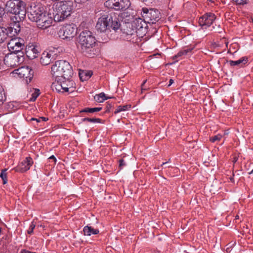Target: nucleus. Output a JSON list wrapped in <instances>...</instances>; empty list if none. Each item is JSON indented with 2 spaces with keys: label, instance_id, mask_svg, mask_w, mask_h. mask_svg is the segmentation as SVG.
I'll use <instances>...</instances> for the list:
<instances>
[{
  "label": "nucleus",
  "instance_id": "obj_1",
  "mask_svg": "<svg viewBox=\"0 0 253 253\" xmlns=\"http://www.w3.org/2000/svg\"><path fill=\"white\" fill-rule=\"evenodd\" d=\"M95 27L101 33H106L110 29L118 32L121 28V22L115 13L104 14L98 19Z\"/></svg>",
  "mask_w": 253,
  "mask_h": 253
},
{
  "label": "nucleus",
  "instance_id": "obj_2",
  "mask_svg": "<svg viewBox=\"0 0 253 253\" xmlns=\"http://www.w3.org/2000/svg\"><path fill=\"white\" fill-rule=\"evenodd\" d=\"M78 46L84 53H89L95 46L96 39L91 32L85 30L81 33L78 38Z\"/></svg>",
  "mask_w": 253,
  "mask_h": 253
},
{
  "label": "nucleus",
  "instance_id": "obj_3",
  "mask_svg": "<svg viewBox=\"0 0 253 253\" xmlns=\"http://www.w3.org/2000/svg\"><path fill=\"white\" fill-rule=\"evenodd\" d=\"M5 9L7 13L14 14L12 18H15L16 21H21L25 17L26 11L23 1L8 0L5 4Z\"/></svg>",
  "mask_w": 253,
  "mask_h": 253
},
{
  "label": "nucleus",
  "instance_id": "obj_4",
  "mask_svg": "<svg viewBox=\"0 0 253 253\" xmlns=\"http://www.w3.org/2000/svg\"><path fill=\"white\" fill-rule=\"evenodd\" d=\"M51 74L54 78H70L73 70L69 63L65 60H58L52 66Z\"/></svg>",
  "mask_w": 253,
  "mask_h": 253
},
{
  "label": "nucleus",
  "instance_id": "obj_5",
  "mask_svg": "<svg viewBox=\"0 0 253 253\" xmlns=\"http://www.w3.org/2000/svg\"><path fill=\"white\" fill-rule=\"evenodd\" d=\"M73 7V2L72 0H63L57 3L54 16L55 21H63L71 15Z\"/></svg>",
  "mask_w": 253,
  "mask_h": 253
},
{
  "label": "nucleus",
  "instance_id": "obj_6",
  "mask_svg": "<svg viewBox=\"0 0 253 253\" xmlns=\"http://www.w3.org/2000/svg\"><path fill=\"white\" fill-rule=\"evenodd\" d=\"M141 15L145 22L149 24H155L160 19V12L154 8H143Z\"/></svg>",
  "mask_w": 253,
  "mask_h": 253
},
{
  "label": "nucleus",
  "instance_id": "obj_7",
  "mask_svg": "<svg viewBox=\"0 0 253 253\" xmlns=\"http://www.w3.org/2000/svg\"><path fill=\"white\" fill-rule=\"evenodd\" d=\"M106 7L115 10L127 9L130 5L129 0H107L104 3Z\"/></svg>",
  "mask_w": 253,
  "mask_h": 253
},
{
  "label": "nucleus",
  "instance_id": "obj_8",
  "mask_svg": "<svg viewBox=\"0 0 253 253\" xmlns=\"http://www.w3.org/2000/svg\"><path fill=\"white\" fill-rule=\"evenodd\" d=\"M45 12L43 7L42 4L38 3L34 4L30 7V11L28 13L29 19L33 22H37L38 19L40 18Z\"/></svg>",
  "mask_w": 253,
  "mask_h": 253
},
{
  "label": "nucleus",
  "instance_id": "obj_9",
  "mask_svg": "<svg viewBox=\"0 0 253 253\" xmlns=\"http://www.w3.org/2000/svg\"><path fill=\"white\" fill-rule=\"evenodd\" d=\"M24 41L23 39L14 38L11 39L7 43V47L12 53H18L24 47Z\"/></svg>",
  "mask_w": 253,
  "mask_h": 253
},
{
  "label": "nucleus",
  "instance_id": "obj_10",
  "mask_svg": "<svg viewBox=\"0 0 253 253\" xmlns=\"http://www.w3.org/2000/svg\"><path fill=\"white\" fill-rule=\"evenodd\" d=\"M14 73L18 75L20 78H24L26 82L30 83L33 77V71L28 66L21 67L17 70H14Z\"/></svg>",
  "mask_w": 253,
  "mask_h": 253
},
{
  "label": "nucleus",
  "instance_id": "obj_11",
  "mask_svg": "<svg viewBox=\"0 0 253 253\" xmlns=\"http://www.w3.org/2000/svg\"><path fill=\"white\" fill-rule=\"evenodd\" d=\"M21 57L16 53H10L6 55L4 58V64L10 67H14L19 65L21 62Z\"/></svg>",
  "mask_w": 253,
  "mask_h": 253
},
{
  "label": "nucleus",
  "instance_id": "obj_12",
  "mask_svg": "<svg viewBox=\"0 0 253 253\" xmlns=\"http://www.w3.org/2000/svg\"><path fill=\"white\" fill-rule=\"evenodd\" d=\"M52 19L48 15H47L45 11L40 17L37 21V26L41 29H45L50 27L52 23Z\"/></svg>",
  "mask_w": 253,
  "mask_h": 253
},
{
  "label": "nucleus",
  "instance_id": "obj_13",
  "mask_svg": "<svg viewBox=\"0 0 253 253\" xmlns=\"http://www.w3.org/2000/svg\"><path fill=\"white\" fill-rule=\"evenodd\" d=\"M62 37L63 39H70L73 38L76 34V28L74 25L70 24L64 26L61 30Z\"/></svg>",
  "mask_w": 253,
  "mask_h": 253
},
{
  "label": "nucleus",
  "instance_id": "obj_14",
  "mask_svg": "<svg viewBox=\"0 0 253 253\" xmlns=\"http://www.w3.org/2000/svg\"><path fill=\"white\" fill-rule=\"evenodd\" d=\"M216 16L215 14L211 12L205 13L199 19V23L200 26H210L215 20Z\"/></svg>",
  "mask_w": 253,
  "mask_h": 253
},
{
  "label": "nucleus",
  "instance_id": "obj_15",
  "mask_svg": "<svg viewBox=\"0 0 253 253\" xmlns=\"http://www.w3.org/2000/svg\"><path fill=\"white\" fill-rule=\"evenodd\" d=\"M121 38L123 40L127 41H132V40L136 37V31L129 27H126V28H123L120 29Z\"/></svg>",
  "mask_w": 253,
  "mask_h": 253
},
{
  "label": "nucleus",
  "instance_id": "obj_16",
  "mask_svg": "<svg viewBox=\"0 0 253 253\" xmlns=\"http://www.w3.org/2000/svg\"><path fill=\"white\" fill-rule=\"evenodd\" d=\"M70 78H59L62 85L64 92H73L76 88V84L75 82L70 80Z\"/></svg>",
  "mask_w": 253,
  "mask_h": 253
},
{
  "label": "nucleus",
  "instance_id": "obj_17",
  "mask_svg": "<svg viewBox=\"0 0 253 253\" xmlns=\"http://www.w3.org/2000/svg\"><path fill=\"white\" fill-rule=\"evenodd\" d=\"M33 164V161L31 157H27L17 167L14 168L15 171L24 172L29 170Z\"/></svg>",
  "mask_w": 253,
  "mask_h": 253
},
{
  "label": "nucleus",
  "instance_id": "obj_18",
  "mask_svg": "<svg viewBox=\"0 0 253 253\" xmlns=\"http://www.w3.org/2000/svg\"><path fill=\"white\" fill-rule=\"evenodd\" d=\"M55 54L51 51H44L41 56L40 62L43 66L49 65L55 59Z\"/></svg>",
  "mask_w": 253,
  "mask_h": 253
},
{
  "label": "nucleus",
  "instance_id": "obj_19",
  "mask_svg": "<svg viewBox=\"0 0 253 253\" xmlns=\"http://www.w3.org/2000/svg\"><path fill=\"white\" fill-rule=\"evenodd\" d=\"M11 20L13 21L14 23L9 27L7 28V29L9 30V37L11 38L15 35H17L20 31V25L19 21H16L15 18H11Z\"/></svg>",
  "mask_w": 253,
  "mask_h": 253
},
{
  "label": "nucleus",
  "instance_id": "obj_20",
  "mask_svg": "<svg viewBox=\"0 0 253 253\" xmlns=\"http://www.w3.org/2000/svg\"><path fill=\"white\" fill-rule=\"evenodd\" d=\"M55 81L51 84V87L53 91L64 93L62 83L59 78H54Z\"/></svg>",
  "mask_w": 253,
  "mask_h": 253
},
{
  "label": "nucleus",
  "instance_id": "obj_21",
  "mask_svg": "<svg viewBox=\"0 0 253 253\" xmlns=\"http://www.w3.org/2000/svg\"><path fill=\"white\" fill-rule=\"evenodd\" d=\"M248 61V58L247 57H242L240 59L237 61L230 60L229 63L231 66H237L239 67H242L244 65L247 63Z\"/></svg>",
  "mask_w": 253,
  "mask_h": 253
},
{
  "label": "nucleus",
  "instance_id": "obj_22",
  "mask_svg": "<svg viewBox=\"0 0 253 253\" xmlns=\"http://www.w3.org/2000/svg\"><path fill=\"white\" fill-rule=\"evenodd\" d=\"M83 232L85 236H91V235H96L99 233V230L94 229L91 226L87 225L84 228Z\"/></svg>",
  "mask_w": 253,
  "mask_h": 253
},
{
  "label": "nucleus",
  "instance_id": "obj_23",
  "mask_svg": "<svg viewBox=\"0 0 253 253\" xmlns=\"http://www.w3.org/2000/svg\"><path fill=\"white\" fill-rule=\"evenodd\" d=\"M9 30L7 29V28L0 27V43L4 42L8 37H9Z\"/></svg>",
  "mask_w": 253,
  "mask_h": 253
},
{
  "label": "nucleus",
  "instance_id": "obj_24",
  "mask_svg": "<svg viewBox=\"0 0 253 253\" xmlns=\"http://www.w3.org/2000/svg\"><path fill=\"white\" fill-rule=\"evenodd\" d=\"M146 22H145L144 19L138 18L135 19L133 22V24L135 26L136 29L138 30H140L143 27H145V25H146Z\"/></svg>",
  "mask_w": 253,
  "mask_h": 253
},
{
  "label": "nucleus",
  "instance_id": "obj_25",
  "mask_svg": "<svg viewBox=\"0 0 253 253\" xmlns=\"http://www.w3.org/2000/svg\"><path fill=\"white\" fill-rule=\"evenodd\" d=\"M92 74L90 71H82L79 72V76L82 81H86L89 79Z\"/></svg>",
  "mask_w": 253,
  "mask_h": 253
},
{
  "label": "nucleus",
  "instance_id": "obj_26",
  "mask_svg": "<svg viewBox=\"0 0 253 253\" xmlns=\"http://www.w3.org/2000/svg\"><path fill=\"white\" fill-rule=\"evenodd\" d=\"M94 100L98 102H103L104 101L110 98V97H107L104 93L102 92L99 94H96L94 97Z\"/></svg>",
  "mask_w": 253,
  "mask_h": 253
},
{
  "label": "nucleus",
  "instance_id": "obj_27",
  "mask_svg": "<svg viewBox=\"0 0 253 253\" xmlns=\"http://www.w3.org/2000/svg\"><path fill=\"white\" fill-rule=\"evenodd\" d=\"M131 108V105L129 104L120 105L118 106L117 108L114 112L115 114H117L122 111H125L129 110Z\"/></svg>",
  "mask_w": 253,
  "mask_h": 253
},
{
  "label": "nucleus",
  "instance_id": "obj_28",
  "mask_svg": "<svg viewBox=\"0 0 253 253\" xmlns=\"http://www.w3.org/2000/svg\"><path fill=\"white\" fill-rule=\"evenodd\" d=\"M102 110L101 107H95V108H85L80 111L81 113H93L96 112L100 111Z\"/></svg>",
  "mask_w": 253,
  "mask_h": 253
},
{
  "label": "nucleus",
  "instance_id": "obj_29",
  "mask_svg": "<svg viewBox=\"0 0 253 253\" xmlns=\"http://www.w3.org/2000/svg\"><path fill=\"white\" fill-rule=\"evenodd\" d=\"M83 122H88L92 123H102V120L99 118H84L82 119Z\"/></svg>",
  "mask_w": 253,
  "mask_h": 253
},
{
  "label": "nucleus",
  "instance_id": "obj_30",
  "mask_svg": "<svg viewBox=\"0 0 253 253\" xmlns=\"http://www.w3.org/2000/svg\"><path fill=\"white\" fill-rule=\"evenodd\" d=\"M6 100V96L3 87L0 85V105H2Z\"/></svg>",
  "mask_w": 253,
  "mask_h": 253
},
{
  "label": "nucleus",
  "instance_id": "obj_31",
  "mask_svg": "<svg viewBox=\"0 0 253 253\" xmlns=\"http://www.w3.org/2000/svg\"><path fill=\"white\" fill-rule=\"evenodd\" d=\"M31 52H32L34 55L32 56L33 58H35L37 57L38 53V49H36L35 47H30L28 48V50L26 51V53L28 54V56H30Z\"/></svg>",
  "mask_w": 253,
  "mask_h": 253
},
{
  "label": "nucleus",
  "instance_id": "obj_32",
  "mask_svg": "<svg viewBox=\"0 0 253 253\" xmlns=\"http://www.w3.org/2000/svg\"><path fill=\"white\" fill-rule=\"evenodd\" d=\"M34 92L32 94V97L30 98V101H34L40 94V90L39 89H33Z\"/></svg>",
  "mask_w": 253,
  "mask_h": 253
},
{
  "label": "nucleus",
  "instance_id": "obj_33",
  "mask_svg": "<svg viewBox=\"0 0 253 253\" xmlns=\"http://www.w3.org/2000/svg\"><path fill=\"white\" fill-rule=\"evenodd\" d=\"M6 169H3V170H2V171L0 173V177H1V178L2 179V180L3 181V184H6L7 182V173H6Z\"/></svg>",
  "mask_w": 253,
  "mask_h": 253
},
{
  "label": "nucleus",
  "instance_id": "obj_34",
  "mask_svg": "<svg viewBox=\"0 0 253 253\" xmlns=\"http://www.w3.org/2000/svg\"><path fill=\"white\" fill-rule=\"evenodd\" d=\"M222 137V136L221 134H218L217 135H214V136L211 137L210 140L212 142H214L216 141L220 140Z\"/></svg>",
  "mask_w": 253,
  "mask_h": 253
},
{
  "label": "nucleus",
  "instance_id": "obj_35",
  "mask_svg": "<svg viewBox=\"0 0 253 253\" xmlns=\"http://www.w3.org/2000/svg\"><path fill=\"white\" fill-rule=\"evenodd\" d=\"M118 162L119 164V167L120 169H122L126 165V164L124 160L122 159H119Z\"/></svg>",
  "mask_w": 253,
  "mask_h": 253
},
{
  "label": "nucleus",
  "instance_id": "obj_36",
  "mask_svg": "<svg viewBox=\"0 0 253 253\" xmlns=\"http://www.w3.org/2000/svg\"><path fill=\"white\" fill-rule=\"evenodd\" d=\"M35 224H34L33 222H32L28 230V233L29 234H31L33 233V230L35 228Z\"/></svg>",
  "mask_w": 253,
  "mask_h": 253
},
{
  "label": "nucleus",
  "instance_id": "obj_37",
  "mask_svg": "<svg viewBox=\"0 0 253 253\" xmlns=\"http://www.w3.org/2000/svg\"><path fill=\"white\" fill-rule=\"evenodd\" d=\"M235 2L237 4H244L247 3V0H232Z\"/></svg>",
  "mask_w": 253,
  "mask_h": 253
},
{
  "label": "nucleus",
  "instance_id": "obj_38",
  "mask_svg": "<svg viewBox=\"0 0 253 253\" xmlns=\"http://www.w3.org/2000/svg\"><path fill=\"white\" fill-rule=\"evenodd\" d=\"M193 49V48L191 47H186L184 48L183 51L185 55L188 54L189 52H190Z\"/></svg>",
  "mask_w": 253,
  "mask_h": 253
},
{
  "label": "nucleus",
  "instance_id": "obj_39",
  "mask_svg": "<svg viewBox=\"0 0 253 253\" xmlns=\"http://www.w3.org/2000/svg\"><path fill=\"white\" fill-rule=\"evenodd\" d=\"M5 9L0 6V18H2V16L5 14Z\"/></svg>",
  "mask_w": 253,
  "mask_h": 253
},
{
  "label": "nucleus",
  "instance_id": "obj_40",
  "mask_svg": "<svg viewBox=\"0 0 253 253\" xmlns=\"http://www.w3.org/2000/svg\"><path fill=\"white\" fill-rule=\"evenodd\" d=\"M183 55H185V54L183 52V51L182 50L179 51L176 55H175L174 58H176L180 57Z\"/></svg>",
  "mask_w": 253,
  "mask_h": 253
},
{
  "label": "nucleus",
  "instance_id": "obj_41",
  "mask_svg": "<svg viewBox=\"0 0 253 253\" xmlns=\"http://www.w3.org/2000/svg\"><path fill=\"white\" fill-rule=\"evenodd\" d=\"M30 121H36L37 123H39L41 122V118H32L30 119Z\"/></svg>",
  "mask_w": 253,
  "mask_h": 253
},
{
  "label": "nucleus",
  "instance_id": "obj_42",
  "mask_svg": "<svg viewBox=\"0 0 253 253\" xmlns=\"http://www.w3.org/2000/svg\"><path fill=\"white\" fill-rule=\"evenodd\" d=\"M88 0H75V1L78 3H83L88 1Z\"/></svg>",
  "mask_w": 253,
  "mask_h": 253
},
{
  "label": "nucleus",
  "instance_id": "obj_43",
  "mask_svg": "<svg viewBox=\"0 0 253 253\" xmlns=\"http://www.w3.org/2000/svg\"><path fill=\"white\" fill-rule=\"evenodd\" d=\"M146 80H145L143 84H142L141 85V90H142V91L143 90H146V87L145 86V84L146 83Z\"/></svg>",
  "mask_w": 253,
  "mask_h": 253
},
{
  "label": "nucleus",
  "instance_id": "obj_44",
  "mask_svg": "<svg viewBox=\"0 0 253 253\" xmlns=\"http://www.w3.org/2000/svg\"><path fill=\"white\" fill-rule=\"evenodd\" d=\"M20 253H36L35 252H32L26 250H22Z\"/></svg>",
  "mask_w": 253,
  "mask_h": 253
},
{
  "label": "nucleus",
  "instance_id": "obj_45",
  "mask_svg": "<svg viewBox=\"0 0 253 253\" xmlns=\"http://www.w3.org/2000/svg\"><path fill=\"white\" fill-rule=\"evenodd\" d=\"M49 159H50V160H52L54 161V163H55L56 161V159L55 157L53 155L50 156L49 158Z\"/></svg>",
  "mask_w": 253,
  "mask_h": 253
},
{
  "label": "nucleus",
  "instance_id": "obj_46",
  "mask_svg": "<svg viewBox=\"0 0 253 253\" xmlns=\"http://www.w3.org/2000/svg\"><path fill=\"white\" fill-rule=\"evenodd\" d=\"M173 83V80L172 79H170L169 81V84H168V86H170Z\"/></svg>",
  "mask_w": 253,
  "mask_h": 253
},
{
  "label": "nucleus",
  "instance_id": "obj_47",
  "mask_svg": "<svg viewBox=\"0 0 253 253\" xmlns=\"http://www.w3.org/2000/svg\"><path fill=\"white\" fill-rule=\"evenodd\" d=\"M40 118L43 121H45L46 120V118L44 117H41Z\"/></svg>",
  "mask_w": 253,
  "mask_h": 253
},
{
  "label": "nucleus",
  "instance_id": "obj_48",
  "mask_svg": "<svg viewBox=\"0 0 253 253\" xmlns=\"http://www.w3.org/2000/svg\"><path fill=\"white\" fill-rule=\"evenodd\" d=\"M167 164H168V162L163 163L162 164V166H164L166 165Z\"/></svg>",
  "mask_w": 253,
  "mask_h": 253
},
{
  "label": "nucleus",
  "instance_id": "obj_49",
  "mask_svg": "<svg viewBox=\"0 0 253 253\" xmlns=\"http://www.w3.org/2000/svg\"><path fill=\"white\" fill-rule=\"evenodd\" d=\"M230 181H231V182H234L233 178V177H230Z\"/></svg>",
  "mask_w": 253,
  "mask_h": 253
},
{
  "label": "nucleus",
  "instance_id": "obj_50",
  "mask_svg": "<svg viewBox=\"0 0 253 253\" xmlns=\"http://www.w3.org/2000/svg\"><path fill=\"white\" fill-rule=\"evenodd\" d=\"M208 0L209 1H211V2H214V0Z\"/></svg>",
  "mask_w": 253,
  "mask_h": 253
},
{
  "label": "nucleus",
  "instance_id": "obj_51",
  "mask_svg": "<svg viewBox=\"0 0 253 253\" xmlns=\"http://www.w3.org/2000/svg\"><path fill=\"white\" fill-rule=\"evenodd\" d=\"M2 18H0V24L2 22Z\"/></svg>",
  "mask_w": 253,
  "mask_h": 253
},
{
  "label": "nucleus",
  "instance_id": "obj_52",
  "mask_svg": "<svg viewBox=\"0 0 253 253\" xmlns=\"http://www.w3.org/2000/svg\"><path fill=\"white\" fill-rule=\"evenodd\" d=\"M238 218H239V215H236V219H238Z\"/></svg>",
  "mask_w": 253,
  "mask_h": 253
},
{
  "label": "nucleus",
  "instance_id": "obj_53",
  "mask_svg": "<svg viewBox=\"0 0 253 253\" xmlns=\"http://www.w3.org/2000/svg\"><path fill=\"white\" fill-rule=\"evenodd\" d=\"M143 2H146L147 0H141Z\"/></svg>",
  "mask_w": 253,
  "mask_h": 253
},
{
  "label": "nucleus",
  "instance_id": "obj_54",
  "mask_svg": "<svg viewBox=\"0 0 253 253\" xmlns=\"http://www.w3.org/2000/svg\"><path fill=\"white\" fill-rule=\"evenodd\" d=\"M152 253H159L158 252H153Z\"/></svg>",
  "mask_w": 253,
  "mask_h": 253
}]
</instances>
